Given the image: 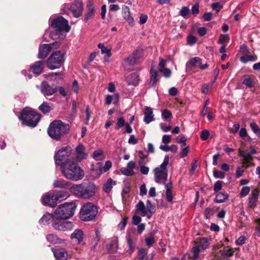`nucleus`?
<instances>
[{
	"instance_id": "obj_1",
	"label": "nucleus",
	"mask_w": 260,
	"mask_h": 260,
	"mask_svg": "<svg viewBox=\"0 0 260 260\" xmlns=\"http://www.w3.org/2000/svg\"><path fill=\"white\" fill-rule=\"evenodd\" d=\"M62 175L72 181L81 180L84 176V172L74 160L68 161L60 167Z\"/></svg>"
},
{
	"instance_id": "obj_2",
	"label": "nucleus",
	"mask_w": 260,
	"mask_h": 260,
	"mask_svg": "<svg viewBox=\"0 0 260 260\" xmlns=\"http://www.w3.org/2000/svg\"><path fill=\"white\" fill-rule=\"evenodd\" d=\"M98 189V187L91 182L75 184L70 187L71 192L74 195L84 199H89L94 196Z\"/></svg>"
},
{
	"instance_id": "obj_3",
	"label": "nucleus",
	"mask_w": 260,
	"mask_h": 260,
	"mask_svg": "<svg viewBox=\"0 0 260 260\" xmlns=\"http://www.w3.org/2000/svg\"><path fill=\"white\" fill-rule=\"evenodd\" d=\"M70 130L69 125L63 123L60 120H55L51 122L48 129L47 133L52 139L59 141Z\"/></svg>"
},
{
	"instance_id": "obj_4",
	"label": "nucleus",
	"mask_w": 260,
	"mask_h": 260,
	"mask_svg": "<svg viewBox=\"0 0 260 260\" xmlns=\"http://www.w3.org/2000/svg\"><path fill=\"white\" fill-rule=\"evenodd\" d=\"M170 158L168 155L165 156L162 164L153 170L154 180L157 183L166 184L168 180V170L167 166L169 164Z\"/></svg>"
},
{
	"instance_id": "obj_5",
	"label": "nucleus",
	"mask_w": 260,
	"mask_h": 260,
	"mask_svg": "<svg viewBox=\"0 0 260 260\" xmlns=\"http://www.w3.org/2000/svg\"><path fill=\"white\" fill-rule=\"evenodd\" d=\"M54 158L55 164L60 167L66 162L74 159V152L70 147H63L55 154Z\"/></svg>"
},
{
	"instance_id": "obj_6",
	"label": "nucleus",
	"mask_w": 260,
	"mask_h": 260,
	"mask_svg": "<svg viewBox=\"0 0 260 260\" xmlns=\"http://www.w3.org/2000/svg\"><path fill=\"white\" fill-rule=\"evenodd\" d=\"M76 205L74 203H66L60 205L55 211L57 219H67L72 217L75 212Z\"/></svg>"
},
{
	"instance_id": "obj_7",
	"label": "nucleus",
	"mask_w": 260,
	"mask_h": 260,
	"mask_svg": "<svg viewBox=\"0 0 260 260\" xmlns=\"http://www.w3.org/2000/svg\"><path fill=\"white\" fill-rule=\"evenodd\" d=\"M98 213V208L92 203L85 204L80 210V217L83 221H90L95 218Z\"/></svg>"
},
{
	"instance_id": "obj_8",
	"label": "nucleus",
	"mask_w": 260,
	"mask_h": 260,
	"mask_svg": "<svg viewBox=\"0 0 260 260\" xmlns=\"http://www.w3.org/2000/svg\"><path fill=\"white\" fill-rule=\"evenodd\" d=\"M64 61V54L60 51L53 53L47 60V67L51 70L59 68Z\"/></svg>"
},
{
	"instance_id": "obj_9",
	"label": "nucleus",
	"mask_w": 260,
	"mask_h": 260,
	"mask_svg": "<svg viewBox=\"0 0 260 260\" xmlns=\"http://www.w3.org/2000/svg\"><path fill=\"white\" fill-rule=\"evenodd\" d=\"M51 26L57 31L68 32L70 30V26L68 21L61 16L54 19L51 23Z\"/></svg>"
},
{
	"instance_id": "obj_10",
	"label": "nucleus",
	"mask_w": 260,
	"mask_h": 260,
	"mask_svg": "<svg viewBox=\"0 0 260 260\" xmlns=\"http://www.w3.org/2000/svg\"><path fill=\"white\" fill-rule=\"evenodd\" d=\"M19 119L23 124L35 127L41 119V115H19Z\"/></svg>"
},
{
	"instance_id": "obj_11",
	"label": "nucleus",
	"mask_w": 260,
	"mask_h": 260,
	"mask_svg": "<svg viewBox=\"0 0 260 260\" xmlns=\"http://www.w3.org/2000/svg\"><path fill=\"white\" fill-rule=\"evenodd\" d=\"M137 212H139L142 216H147L150 218L154 212L155 207L150 203V206H147L145 207L144 203L140 201L136 206Z\"/></svg>"
},
{
	"instance_id": "obj_12",
	"label": "nucleus",
	"mask_w": 260,
	"mask_h": 260,
	"mask_svg": "<svg viewBox=\"0 0 260 260\" xmlns=\"http://www.w3.org/2000/svg\"><path fill=\"white\" fill-rule=\"evenodd\" d=\"M64 8L70 10L73 16L78 18L82 15L83 12V4L80 1H76L72 5L66 4Z\"/></svg>"
},
{
	"instance_id": "obj_13",
	"label": "nucleus",
	"mask_w": 260,
	"mask_h": 260,
	"mask_svg": "<svg viewBox=\"0 0 260 260\" xmlns=\"http://www.w3.org/2000/svg\"><path fill=\"white\" fill-rule=\"evenodd\" d=\"M59 47V45L57 42L49 44H43L39 48L38 57L40 58H44L48 54L49 52L54 48L55 49Z\"/></svg>"
},
{
	"instance_id": "obj_14",
	"label": "nucleus",
	"mask_w": 260,
	"mask_h": 260,
	"mask_svg": "<svg viewBox=\"0 0 260 260\" xmlns=\"http://www.w3.org/2000/svg\"><path fill=\"white\" fill-rule=\"evenodd\" d=\"M202 59L198 57L191 58L187 62L186 67L187 71H191L192 68L199 67L201 70H204L206 69L208 66L207 63L202 65Z\"/></svg>"
},
{
	"instance_id": "obj_15",
	"label": "nucleus",
	"mask_w": 260,
	"mask_h": 260,
	"mask_svg": "<svg viewBox=\"0 0 260 260\" xmlns=\"http://www.w3.org/2000/svg\"><path fill=\"white\" fill-rule=\"evenodd\" d=\"M52 224L54 229L58 231H66L71 230L73 228V224L71 221L54 220Z\"/></svg>"
},
{
	"instance_id": "obj_16",
	"label": "nucleus",
	"mask_w": 260,
	"mask_h": 260,
	"mask_svg": "<svg viewBox=\"0 0 260 260\" xmlns=\"http://www.w3.org/2000/svg\"><path fill=\"white\" fill-rule=\"evenodd\" d=\"M87 156V154L85 152V148L84 146L82 144H79L75 148V153H74V159L76 161H81L83 159H86Z\"/></svg>"
},
{
	"instance_id": "obj_17",
	"label": "nucleus",
	"mask_w": 260,
	"mask_h": 260,
	"mask_svg": "<svg viewBox=\"0 0 260 260\" xmlns=\"http://www.w3.org/2000/svg\"><path fill=\"white\" fill-rule=\"evenodd\" d=\"M259 196V191L257 188L254 189L252 192L250 197L248 199V207L251 209L254 208L258 201Z\"/></svg>"
},
{
	"instance_id": "obj_18",
	"label": "nucleus",
	"mask_w": 260,
	"mask_h": 260,
	"mask_svg": "<svg viewBox=\"0 0 260 260\" xmlns=\"http://www.w3.org/2000/svg\"><path fill=\"white\" fill-rule=\"evenodd\" d=\"M56 88L50 86L46 82L43 81L41 84V90L45 96L51 95L56 91Z\"/></svg>"
},
{
	"instance_id": "obj_19",
	"label": "nucleus",
	"mask_w": 260,
	"mask_h": 260,
	"mask_svg": "<svg viewBox=\"0 0 260 260\" xmlns=\"http://www.w3.org/2000/svg\"><path fill=\"white\" fill-rule=\"evenodd\" d=\"M54 256L61 260H67L68 254L67 251L63 248H55L52 249Z\"/></svg>"
},
{
	"instance_id": "obj_20",
	"label": "nucleus",
	"mask_w": 260,
	"mask_h": 260,
	"mask_svg": "<svg viewBox=\"0 0 260 260\" xmlns=\"http://www.w3.org/2000/svg\"><path fill=\"white\" fill-rule=\"evenodd\" d=\"M53 192H49L42 198V203L45 205L55 207L56 205L55 200L53 198Z\"/></svg>"
},
{
	"instance_id": "obj_21",
	"label": "nucleus",
	"mask_w": 260,
	"mask_h": 260,
	"mask_svg": "<svg viewBox=\"0 0 260 260\" xmlns=\"http://www.w3.org/2000/svg\"><path fill=\"white\" fill-rule=\"evenodd\" d=\"M53 193V198L55 200L56 204L58 202L65 200L69 197L68 193L66 191H54L52 192Z\"/></svg>"
},
{
	"instance_id": "obj_22",
	"label": "nucleus",
	"mask_w": 260,
	"mask_h": 260,
	"mask_svg": "<svg viewBox=\"0 0 260 260\" xmlns=\"http://www.w3.org/2000/svg\"><path fill=\"white\" fill-rule=\"evenodd\" d=\"M53 186L54 188L67 189L70 187V183L62 179H58L54 181Z\"/></svg>"
},
{
	"instance_id": "obj_23",
	"label": "nucleus",
	"mask_w": 260,
	"mask_h": 260,
	"mask_svg": "<svg viewBox=\"0 0 260 260\" xmlns=\"http://www.w3.org/2000/svg\"><path fill=\"white\" fill-rule=\"evenodd\" d=\"M239 155L243 158V165H249L250 161L253 160L252 156L248 153L247 151H244L240 150L239 151Z\"/></svg>"
},
{
	"instance_id": "obj_24",
	"label": "nucleus",
	"mask_w": 260,
	"mask_h": 260,
	"mask_svg": "<svg viewBox=\"0 0 260 260\" xmlns=\"http://www.w3.org/2000/svg\"><path fill=\"white\" fill-rule=\"evenodd\" d=\"M43 61H38L30 67V71L36 75H39L43 71Z\"/></svg>"
},
{
	"instance_id": "obj_25",
	"label": "nucleus",
	"mask_w": 260,
	"mask_h": 260,
	"mask_svg": "<svg viewBox=\"0 0 260 260\" xmlns=\"http://www.w3.org/2000/svg\"><path fill=\"white\" fill-rule=\"evenodd\" d=\"M126 80L128 85L136 86L139 83V76L137 73H132L126 77Z\"/></svg>"
},
{
	"instance_id": "obj_26",
	"label": "nucleus",
	"mask_w": 260,
	"mask_h": 260,
	"mask_svg": "<svg viewBox=\"0 0 260 260\" xmlns=\"http://www.w3.org/2000/svg\"><path fill=\"white\" fill-rule=\"evenodd\" d=\"M71 238L74 239L78 243L82 242L83 238V232L81 230H76L71 235Z\"/></svg>"
},
{
	"instance_id": "obj_27",
	"label": "nucleus",
	"mask_w": 260,
	"mask_h": 260,
	"mask_svg": "<svg viewBox=\"0 0 260 260\" xmlns=\"http://www.w3.org/2000/svg\"><path fill=\"white\" fill-rule=\"evenodd\" d=\"M106 249L108 252L113 253L116 252L118 248V242L116 240L110 241L106 245Z\"/></svg>"
},
{
	"instance_id": "obj_28",
	"label": "nucleus",
	"mask_w": 260,
	"mask_h": 260,
	"mask_svg": "<svg viewBox=\"0 0 260 260\" xmlns=\"http://www.w3.org/2000/svg\"><path fill=\"white\" fill-rule=\"evenodd\" d=\"M88 12L85 14L84 21L87 22L88 20L93 18L94 14V8L93 5L89 3L87 5Z\"/></svg>"
},
{
	"instance_id": "obj_29",
	"label": "nucleus",
	"mask_w": 260,
	"mask_h": 260,
	"mask_svg": "<svg viewBox=\"0 0 260 260\" xmlns=\"http://www.w3.org/2000/svg\"><path fill=\"white\" fill-rule=\"evenodd\" d=\"M166 189V198L168 202H171L173 200L172 189L173 187L172 183L170 181L165 185Z\"/></svg>"
},
{
	"instance_id": "obj_30",
	"label": "nucleus",
	"mask_w": 260,
	"mask_h": 260,
	"mask_svg": "<svg viewBox=\"0 0 260 260\" xmlns=\"http://www.w3.org/2000/svg\"><path fill=\"white\" fill-rule=\"evenodd\" d=\"M119 95L118 94H114L113 95H108L106 98V104L110 105L111 103L116 105L119 101Z\"/></svg>"
},
{
	"instance_id": "obj_31",
	"label": "nucleus",
	"mask_w": 260,
	"mask_h": 260,
	"mask_svg": "<svg viewBox=\"0 0 260 260\" xmlns=\"http://www.w3.org/2000/svg\"><path fill=\"white\" fill-rule=\"evenodd\" d=\"M116 184V182L111 178H109L103 186V190L106 193H109L113 185Z\"/></svg>"
},
{
	"instance_id": "obj_32",
	"label": "nucleus",
	"mask_w": 260,
	"mask_h": 260,
	"mask_svg": "<svg viewBox=\"0 0 260 260\" xmlns=\"http://www.w3.org/2000/svg\"><path fill=\"white\" fill-rule=\"evenodd\" d=\"M209 246V240L207 238H200L199 242V245H197L202 251H204L208 248Z\"/></svg>"
},
{
	"instance_id": "obj_33",
	"label": "nucleus",
	"mask_w": 260,
	"mask_h": 260,
	"mask_svg": "<svg viewBox=\"0 0 260 260\" xmlns=\"http://www.w3.org/2000/svg\"><path fill=\"white\" fill-rule=\"evenodd\" d=\"M46 238L48 242L54 244H61L64 242L63 240L58 238L53 234L48 235L46 237Z\"/></svg>"
},
{
	"instance_id": "obj_34",
	"label": "nucleus",
	"mask_w": 260,
	"mask_h": 260,
	"mask_svg": "<svg viewBox=\"0 0 260 260\" xmlns=\"http://www.w3.org/2000/svg\"><path fill=\"white\" fill-rule=\"evenodd\" d=\"M137 57L134 58L132 56H131L124 59L123 62L124 67L126 68L127 67L132 66L136 64L138 62V61H137Z\"/></svg>"
},
{
	"instance_id": "obj_35",
	"label": "nucleus",
	"mask_w": 260,
	"mask_h": 260,
	"mask_svg": "<svg viewBox=\"0 0 260 260\" xmlns=\"http://www.w3.org/2000/svg\"><path fill=\"white\" fill-rule=\"evenodd\" d=\"M229 196L226 193L219 192L217 193L215 199V202L218 203L224 202L228 198Z\"/></svg>"
},
{
	"instance_id": "obj_36",
	"label": "nucleus",
	"mask_w": 260,
	"mask_h": 260,
	"mask_svg": "<svg viewBox=\"0 0 260 260\" xmlns=\"http://www.w3.org/2000/svg\"><path fill=\"white\" fill-rule=\"evenodd\" d=\"M150 84L152 86L155 85L157 81L158 80V74L156 71L151 69L150 71Z\"/></svg>"
},
{
	"instance_id": "obj_37",
	"label": "nucleus",
	"mask_w": 260,
	"mask_h": 260,
	"mask_svg": "<svg viewBox=\"0 0 260 260\" xmlns=\"http://www.w3.org/2000/svg\"><path fill=\"white\" fill-rule=\"evenodd\" d=\"M123 16L124 19L131 23L133 21V19L131 15L130 10L127 6H124L123 8Z\"/></svg>"
},
{
	"instance_id": "obj_38",
	"label": "nucleus",
	"mask_w": 260,
	"mask_h": 260,
	"mask_svg": "<svg viewBox=\"0 0 260 260\" xmlns=\"http://www.w3.org/2000/svg\"><path fill=\"white\" fill-rule=\"evenodd\" d=\"M234 251L233 248H229L228 249H225L221 254V258L224 259H227L229 257L233 256Z\"/></svg>"
},
{
	"instance_id": "obj_39",
	"label": "nucleus",
	"mask_w": 260,
	"mask_h": 260,
	"mask_svg": "<svg viewBox=\"0 0 260 260\" xmlns=\"http://www.w3.org/2000/svg\"><path fill=\"white\" fill-rule=\"evenodd\" d=\"M257 57L256 55H245L240 57V60L243 63H246L248 61H253L256 60Z\"/></svg>"
},
{
	"instance_id": "obj_40",
	"label": "nucleus",
	"mask_w": 260,
	"mask_h": 260,
	"mask_svg": "<svg viewBox=\"0 0 260 260\" xmlns=\"http://www.w3.org/2000/svg\"><path fill=\"white\" fill-rule=\"evenodd\" d=\"M98 47L99 48L101 49V52L103 54H105L107 57L111 56V50L108 49L107 47H105L103 44H99Z\"/></svg>"
},
{
	"instance_id": "obj_41",
	"label": "nucleus",
	"mask_w": 260,
	"mask_h": 260,
	"mask_svg": "<svg viewBox=\"0 0 260 260\" xmlns=\"http://www.w3.org/2000/svg\"><path fill=\"white\" fill-rule=\"evenodd\" d=\"M242 83L247 87L251 88L254 86V79L251 77L246 78L243 80Z\"/></svg>"
},
{
	"instance_id": "obj_42",
	"label": "nucleus",
	"mask_w": 260,
	"mask_h": 260,
	"mask_svg": "<svg viewBox=\"0 0 260 260\" xmlns=\"http://www.w3.org/2000/svg\"><path fill=\"white\" fill-rule=\"evenodd\" d=\"M39 109L44 113H49L52 109L51 107L46 103H43L40 106Z\"/></svg>"
},
{
	"instance_id": "obj_43",
	"label": "nucleus",
	"mask_w": 260,
	"mask_h": 260,
	"mask_svg": "<svg viewBox=\"0 0 260 260\" xmlns=\"http://www.w3.org/2000/svg\"><path fill=\"white\" fill-rule=\"evenodd\" d=\"M202 251V250H201V249L197 246L193 247L192 248V251L193 253L192 259L193 260H197L199 258V253Z\"/></svg>"
},
{
	"instance_id": "obj_44",
	"label": "nucleus",
	"mask_w": 260,
	"mask_h": 260,
	"mask_svg": "<svg viewBox=\"0 0 260 260\" xmlns=\"http://www.w3.org/2000/svg\"><path fill=\"white\" fill-rule=\"evenodd\" d=\"M250 126L253 132L259 137H260V128L254 122L250 123Z\"/></svg>"
},
{
	"instance_id": "obj_45",
	"label": "nucleus",
	"mask_w": 260,
	"mask_h": 260,
	"mask_svg": "<svg viewBox=\"0 0 260 260\" xmlns=\"http://www.w3.org/2000/svg\"><path fill=\"white\" fill-rule=\"evenodd\" d=\"M145 242L146 245L148 246V247H150L152 246L154 243L156 242V240L154 238V236H151L149 237H147L145 239Z\"/></svg>"
},
{
	"instance_id": "obj_46",
	"label": "nucleus",
	"mask_w": 260,
	"mask_h": 260,
	"mask_svg": "<svg viewBox=\"0 0 260 260\" xmlns=\"http://www.w3.org/2000/svg\"><path fill=\"white\" fill-rule=\"evenodd\" d=\"M120 171L122 174L128 176H133L135 173L133 170H130L126 168H122Z\"/></svg>"
},
{
	"instance_id": "obj_47",
	"label": "nucleus",
	"mask_w": 260,
	"mask_h": 260,
	"mask_svg": "<svg viewBox=\"0 0 260 260\" xmlns=\"http://www.w3.org/2000/svg\"><path fill=\"white\" fill-rule=\"evenodd\" d=\"M142 52H143L142 49H137L133 53V54L132 56L134 58H136L137 57L138 58H137V61H138L141 58V57L142 56Z\"/></svg>"
},
{
	"instance_id": "obj_48",
	"label": "nucleus",
	"mask_w": 260,
	"mask_h": 260,
	"mask_svg": "<svg viewBox=\"0 0 260 260\" xmlns=\"http://www.w3.org/2000/svg\"><path fill=\"white\" fill-rule=\"evenodd\" d=\"M103 153V152L101 149L95 150L93 153V157L96 160H100Z\"/></svg>"
},
{
	"instance_id": "obj_49",
	"label": "nucleus",
	"mask_w": 260,
	"mask_h": 260,
	"mask_svg": "<svg viewBox=\"0 0 260 260\" xmlns=\"http://www.w3.org/2000/svg\"><path fill=\"white\" fill-rule=\"evenodd\" d=\"M20 114H37V113L33 109L31 108L25 107L21 110Z\"/></svg>"
},
{
	"instance_id": "obj_50",
	"label": "nucleus",
	"mask_w": 260,
	"mask_h": 260,
	"mask_svg": "<svg viewBox=\"0 0 260 260\" xmlns=\"http://www.w3.org/2000/svg\"><path fill=\"white\" fill-rule=\"evenodd\" d=\"M189 9L187 7H183L181 8V10H180V11L179 12V14L183 17L186 18V16L189 14Z\"/></svg>"
},
{
	"instance_id": "obj_51",
	"label": "nucleus",
	"mask_w": 260,
	"mask_h": 260,
	"mask_svg": "<svg viewBox=\"0 0 260 260\" xmlns=\"http://www.w3.org/2000/svg\"><path fill=\"white\" fill-rule=\"evenodd\" d=\"M147 254V252L146 249L141 248L138 252V258L140 260H143L146 255Z\"/></svg>"
},
{
	"instance_id": "obj_52",
	"label": "nucleus",
	"mask_w": 260,
	"mask_h": 260,
	"mask_svg": "<svg viewBox=\"0 0 260 260\" xmlns=\"http://www.w3.org/2000/svg\"><path fill=\"white\" fill-rule=\"evenodd\" d=\"M223 7L222 5H221L220 3H213L211 5V8L213 10L216 11V12H219Z\"/></svg>"
},
{
	"instance_id": "obj_53",
	"label": "nucleus",
	"mask_w": 260,
	"mask_h": 260,
	"mask_svg": "<svg viewBox=\"0 0 260 260\" xmlns=\"http://www.w3.org/2000/svg\"><path fill=\"white\" fill-rule=\"evenodd\" d=\"M209 135V132L207 129H204L202 131L200 137L202 140L205 141L208 138Z\"/></svg>"
},
{
	"instance_id": "obj_54",
	"label": "nucleus",
	"mask_w": 260,
	"mask_h": 260,
	"mask_svg": "<svg viewBox=\"0 0 260 260\" xmlns=\"http://www.w3.org/2000/svg\"><path fill=\"white\" fill-rule=\"evenodd\" d=\"M250 190V188L249 186H244L243 187L240 191V195L242 197L246 196Z\"/></svg>"
},
{
	"instance_id": "obj_55",
	"label": "nucleus",
	"mask_w": 260,
	"mask_h": 260,
	"mask_svg": "<svg viewBox=\"0 0 260 260\" xmlns=\"http://www.w3.org/2000/svg\"><path fill=\"white\" fill-rule=\"evenodd\" d=\"M127 243L129 246V250L130 253H132L135 249V245L133 241L130 237H128L127 239Z\"/></svg>"
},
{
	"instance_id": "obj_56",
	"label": "nucleus",
	"mask_w": 260,
	"mask_h": 260,
	"mask_svg": "<svg viewBox=\"0 0 260 260\" xmlns=\"http://www.w3.org/2000/svg\"><path fill=\"white\" fill-rule=\"evenodd\" d=\"M197 41V38L192 35H189L187 37V42L190 45L194 44Z\"/></svg>"
},
{
	"instance_id": "obj_57",
	"label": "nucleus",
	"mask_w": 260,
	"mask_h": 260,
	"mask_svg": "<svg viewBox=\"0 0 260 260\" xmlns=\"http://www.w3.org/2000/svg\"><path fill=\"white\" fill-rule=\"evenodd\" d=\"M213 175L217 178L222 179L224 178V173L221 171H214L213 172Z\"/></svg>"
},
{
	"instance_id": "obj_58",
	"label": "nucleus",
	"mask_w": 260,
	"mask_h": 260,
	"mask_svg": "<svg viewBox=\"0 0 260 260\" xmlns=\"http://www.w3.org/2000/svg\"><path fill=\"white\" fill-rule=\"evenodd\" d=\"M222 188V181L218 180L215 182L214 185V190L215 192H218Z\"/></svg>"
},
{
	"instance_id": "obj_59",
	"label": "nucleus",
	"mask_w": 260,
	"mask_h": 260,
	"mask_svg": "<svg viewBox=\"0 0 260 260\" xmlns=\"http://www.w3.org/2000/svg\"><path fill=\"white\" fill-rule=\"evenodd\" d=\"M166 60L164 59H161L159 63V71L160 72H162L165 67L166 65Z\"/></svg>"
},
{
	"instance_id": "obj_60",
	"label": "nucleus",
	"mask_w": 260,
	"mask_h": 260,
	"mask_svg": "<svg viewBox=\"0 0 260 260\" xmlns=\"http://www.w3.org/2000/svg\"><path fill=\"white\" fill-rule=\"evenodd\" d=\"M229 40V37L228 35H221L220 37V38L218 41V43L219 44H224L226 41H228Z\"/></svg>"
},
{
	"instance_id": "obj_61",
	"label": "nucleus",
	"mask_w": 260,
	"mask_h": 260,
	"mask_svg": "<svg viewBox=\"0 0 260 260\" xmlns=\"http://www.w3.org/2000/svg\"><path fill=\"white\" fill-rule=\"evenodd\" d=\"M140 168V172L143 175H147L149 171V168L145 166H142Z\"/></svg>"
},
{
	"instance_id": "obj_62",
	"label": "nucleus",
	"mask_w": 260,
	"mask_h": 260,
	"mask_svg": "<svg viewBox=\"0 0 260 260\" xmlns=\"http://www.w3.org/2000/svg\"><path fill=\"white\" fill-rule=\"evenodd\" d=\"M141 221V218L137 215L133 217L132 223L134 225H138Z\"/></svg>"
},
{
	"instance_id": "obj_63",
	"label": "nucleus",
	"mask_w": 260,
	"mask_h": 260,
	"mask_svg": "<svg viewBox=\"0 0 260 260\" xmlns=\"http://www.w3.org/2000/svg\"><path fill=\"white\" fill-rule=\"evenodd\" d=\"M213 209L211 208H206L205 210L204 214L206 218H209L213 213Z\"/></svg>"
},
{
	"instance_id": "obj_64",
	"label": "nucleus",
	"mask_w": 260,
	"mask_h": 260,
	"mask_svg": "<svg viewBox=\"0 0 260 260\" xmlns=\"http://www.w3.org/2000/svg\"><path fill=\"white\" fill-rule=\"evenodd\" d=\"M144 121L147 123H149L150 122L153 121L154 120V118H153V116L152 115H145V116L144 117Z\"/></svg>"
}]
</instances>
